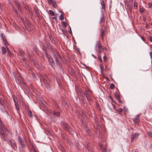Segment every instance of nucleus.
<instances>
[{"label": "nucleus", "instance_id": "nucleus-1", "mask_svg": "<svg viewBox=\"0 0 152 152\" xmlns=\"http://www.w3.org/2000/svg\"><path fill=\"white\" fill-rule=\"evenodd\" d=\"M9 132L8 130L6 127L5 125L1 121L0 122V137L4 140L8 135L7 133Z\"/></svg>", "mask_w": 152, "mask_h": 152}, {"label": "nucleus", "instance_id": "nucleus-2", "mask_svg": "<svg viewBox=\"0 0 152 152\" xmlns=\"http://www.w3.org/2000/svg\"><path fill=\"white\" fill-rule=\"evenodd\" d=\"M83 90L81 89L82 93L86 96L88 101L91 100V96L92 95V92L86 86L83 87Z\"/></svg>", "mask_w": 152, "mask_h": 152}, {"label": "nucleus", "instance_id": "nucleus-3", "mask_svg": "<svg viewBox=\"0 0 152 152\" xmlns=\"http://www.w3.org/2000/svg\"><path fill=\"white\" fill-rule=\"evenodd\" d=\"M53 57L55 60L57 66L61 68V62L59 60V59H60V54L58 52H57V54H55Z\"/></svg>", "mask_w": 152, "mask_h": 152}, {"label": "nucleus", "instance_id": "nucleus-4", "mask_svg": "<svg viewBox=\"0 0 152 152\" xmlns=\"http://www.w3.org/2000/svg\"><path fill=\"white\" fill-rule=\"evenodd\" d=\"M47 44L48 49L53 54L54 56L55 55V54H57V52L58 51H56L55 49L53 48V46L50 44L49 43H47Z\"/></svg>", "mask_w": 152, "mask_h": 152}, {"label": "nucleus", "instance_id": "nucleus-5", "mask_svg": "<svg viewBox=\"0 0 152 152\" xmlns=\"http://www.w3.org/2000/svg\"><path fill=\"white\" fill-rule=\"evenodd\" d=\"M9 145L15 151H16L17 150V148L16 144L14 141L12 140H10Z\"/></svg>", "mask_w": 152, "mask_h": 152}, {"label": "nucleus", "instance_id": "nucleus-6", "mask_svg": "<svg viewBox=\"0 0 152 152\" xmlns=\"http://www.w3.org/2000/svg\"><path fill=\"white\" fill-rule=\"evenodd\" d=\"M61 124L62 127L65 130H68L69 131L70 129L69 125L67 124L64 121H62L61 122Z\"/></svg>", "mask_w": 152, "mask_h": 152}, {"label": "nucleus", "instance_id": "nucleus-7", "mask_svg": "<svg viewBox=\"0 0 152 152\" xmlns=\"http://www.w3.org/2000/svg\"><path fill=\"white\" fill-rule=\"evenodd\" d=\"M18 140L22 148H26V146L24 143L23 140L20 136H18Z\"/></svg>", "mask_w": 152, "mask_h": 152}, {"label": "nucleus", "instance_id": "nucleus-8", "mask_svg": "<svg viewBox=\"0 0 152 152\" xmlns=\"http://www.w3.org/2000/svg\"><path fill=\"white\" fill-rule=\"evenodd\" d=\"M48 61L50 65L54 69L55 64L54 59L52 56L50 57L48 59Z\"/></svg>", "mask_w": 152, "mask_h": 152}, {"label": "nucleus", "instance_id": "nucleus-9", "mask_svg": "<svg viewBox=\"0 0 152 152\" xmlns=\"http://www.w3.org/2000/svg\"><path fill=\"white\" fill-rule=\"evenodd\" d=\"M101 28L100 37L103 40L105 35V31L106 30V28H103L102 24H101Z\"/></svg>", "mask_w": 152, "mask_h": 152}, {"label": "nucleus", "instance_id": "nucleus-10", "mask_svg": "<svg viewBox=\"0 0 152 152\" xmlns=\"http://www.w3.org/2000/svg\"><path fill=\"white\" fill-rule=\"evenodd\" d=\"M99 145L101 147V149L102 152H110L109 150L106 149V144L104 146L103 145H102L101 143H99Z\"/></svg>", "mask_w": 152, "mask_h": 152}, {"label": "nucleus", "instance_id": "nucleus-11", "mask_svg": "<svg viewBox=\"0 0 152 152\" xmlns=\"http://www.w3.org/2000/svg\"><path fill=\"white\" fill-rule=\"evenodd\" d=\"M140 116L139 115H137L136 117L134 118L133 121L134 123L135 124L138 125L140 122Z\"/></svg>", "mask_w": 152, "mask_h": 152}, {"label": "nucleus", "instance_id": "nucleus-12", "mask_svg": "<svg viewBox=\"0 0 152 152\" xmlns=\"http://www.w3.org/2000/svg\"><path fill=\"white\" fill-rule=\"evenodd\" d=\"M48 2L50 4H52L54 8H56L57 5L56 2L54 0H47Z\"/></svg>", "mask_w": 152, "mask_h": 152}, {"label": "nucleus", "instance_id": "nucleus-13", "mask_svg": "<svg viewBox=\"0 0 152 152\" xmlns=\"http://www.w3.org/2000/svg\"><path fill=\"white\" fill-rule=\"evenodd\" d=\"M139 134L138 133H134V134H132L131 135V140L132 141H133L136 138H137Z\"/></svg>", "mask_w": 152, "mask_h": 152}, {"label": "nucleus", "instance_id": "nucleus-14", "mask_svg": "<svg viewBox=\"0 0 152 152\" xmlns=\"http://www.w3.org/2000/svg\"><path fill=\"white\" fill-rule=\"evenodd\" d=\"M18 10H20L21 8V3L18 0H16L14 1Z\"/></svg>", "mask_w": 152, "mask_h": 152}, {"label": "nucleus", "instance_id": "nucleus-15", "mask_svg": "<svg viewBox=\"0 0 152 152\" xmlns=\"http://www.w3.org/2000/svg\"><path fill=\"white\" fill-rule=\"evenodd\" d=\"M51 113L53 114V115L56 116V117H58L60 116V112L59 111H52Z\"/></svg>", "mask_w": 152, "mask_h": 152}, {"label": "nucleus", "instance_id": "nucleus-16", "mask_svg": "<svg viewBox=\"0 0 152 152\" xmlns=\"http://www.w3.org/2000/svg\"><path fill=\"white\" fill-rule=\"evenodd\" d=\"M34 10L36 15L38 18L40 17V15L39 12V10L37 7H34Z\"/></svg>", "mask_w": 152, "mask_h": 152}, {"label": "nucleus", "instance_id": "nucleus-17", "mask_svg": "<svg viewBox=\"0 0 152 152\" xmlns=\"http://www.w3.org/2000/svg\"><path fill=\"white\" fill-rule=\"evenodd\" d=\"M99 22L100 23L102 24H103L105 22L104 18L102 15L100 16Z\"/></svg>", "mask_w": 152, "mask_h": 152}, {"label": "nucleus", "instance_id": "nucleus-18", "mask_svg": "<svg viewBox=\"0 0 152 152\" xmlns=\"http://www.w3.org/2000/svg\"><path fill=\"white\" fill-rule=\"evenodd\" d=\"M99 3L102 6V9L105 10V3L103 0H99Z\"/></svg>", "mask_w": 152, "mask_h": 152}, {"label": "nucleus", "instance_id": "nucleus-19", "mask_svg": "<svg viewBox=\"0 0 152 152\" xmlns=\"http://www.w3.org/2000/svg\"><path fill=\"white\" fill-rule=\"evenodd\" d=\"M23 105L25 106L26 109L27 110V111L30 110L29 108L28 104L27 103L24 102L23 103Z\"/></svg>", "mask_w": 152, "mask_h": 152}, {"label": "nucleus", "instance_id": "nucleus-20", "mask_svg": "<svg viewBox=\"0 0 152 152\" xmlns=\"http://www.w3.org/2000/svg\"><path fill=\"white\" fill-rule=\"evenodd\" d=\"M126 7H127V9H129L131 12H132V5H130L129 6V4H126Z\"/></svg>", "mask_w": 152, "mask_h": 152}, {"label": "nucleus", "instance_id": "nucleus-21", "mask_svg": "<svg viewBox=\"0 0 152 152\" xmlns=\"http://www.w3.org/2000/svg\"><path fill=\"white\" fill-rule=\"evenodd\" d=\"M45 87L47 88L48 91H49L50 90V85L48 83H45Z\"/></svg>", "mask_w": 152, "mask_h": 152}, {"label": "nucleus", "instance_id": "nucleus-22", "mask_svg": "<svg viewBox=\"0 0 152 152\" xmlns=\"http://www.w3.org/2000/svg\"><path fill=\"white\" fill-rule=\"evenodd\" d=\"M60 12L62 14H61L60 16L59 17V19L61 20H62L64 19V16L63 15V13L61 11H60Z\"/></svg>", "mask_w": 152, "mask_h": 152}, {"label": "nucleus", "instance_id": "nucleus-23", "mask_svg": "<svg viewBox=\"0 0 152 152\" xmlns=\"http://www.w3.org/2000/svg\"><path fill=\"white\" fill-rule=\"evenodd\" d=\"M1 49L2 50V54H4L6 53V50L5 48L3 46L2 47Z\"/></svg>", "mask_w": 152, "mask_h": 152}, {"label": "nucleus", "instance_id": "nucleus-24", "mask_svg": "<svg viewBox=\"0 0 152 152\" xmlns=\"http://www.w3.org/2000/svg\"><path fill=\"white\" fill-rule=\"evenodd\" d=\"M123 109L122 108H119L118 110H116V111L118 112V114L121 115Z\"/></svg>", "mask_w": 152, "mask_h": 152}, {"label": "nucleus", "instance_id": "nucleus-25", "mask_svg": "<svg viewBox=\"0 0 152 152\" xmlns=\"http://www.w3.org/2000/svg\"><path fill=\"white\" fill-rule=\"evenodd\" d=\"M114 96L117 100L119 99L120 98L119 94L116 92H115L114 94Z\"/></svg>", "mask_w": 152, "mask_h": 152}, {"label": "nucleus", "instance_id": "nucleus-26", "mask_svg": "<svg viewBox=\"0 0 152 152\" xmlns=\"http://www.w3.org/2000/svg\"><path fill=\"white\" fill-rule=\"evenodd\" d=\"M29 146H31V149L33 151L36 149V148H35L34 146V145L31 144V143H30L29 145Z\"/></svg>", "mask_w": 152, "mask_h": 152}, {"label": "nucleus", "instance_id": "nucleus-27", "mask_svg": "<svg viewBox=\"0 0 152 152\" xmlns=\"http://www.w3.org/2000/svg\"><path fill=\"white\" fill-rule=\"evenodd\" d=\"M96 46L98 47L99 49H102V47L101 45H100V44L98 42H97L96 44Z\"/></svg>", "mask_w": 152, "mask_h": 152}, {"label": "nucleus", "instance_id": "nucleus-28", "mask_svg": "<svg viewBox=\"0 0 152 152\" xmlns=\"http://www.w3.org/2000/svg\"><path fill=\"white\" fill-rule=\"evenodd\" d=\"M50 40L51 41V42L53 44H55V41L53 39V38H52V37L51 36L50 37Z\"/></svg>", "mask_w": 152, "mask_h": 152}, {"label": "nucleus", "instance_id": "nucleus-29", "mask_svg": "<svg viewBox=\"0 0 152 152\" xmlns=\"http://www.w3.org/2000/svg\"><path fill=\"white\" fill-rule=\"evenodd\" d=\"M1 37L3 41L6 39V37L3 33H2L1 34Z\"/></svg>", "mask_w": 152, "mask_h": 152}, {"label": "nucleus", "instance_id": "nucleus-30", "mask_svg": "<svg viewBox=\"0 0 152 152\" xmlns=\"http://www.w3.org/2000/svg\"><path fill=\"white\" fill-rule=\"evenodd\" d=\"M49 12L50 14L52 15V16H54L55 15V13L54 12L52 11L51 10H50L49 11Z\"/></svg>", "mask_w": 152, "mask_h": 152}, {"label": "nucleus", "instance_id": "nucleus-31", "mask_svg": "<svg viewBox=\"0 0 152 152\" xmlns=\"http://www.w3.org/2000/svg\"><path fill=\"white\" fill-rule=\"evenodd\" d=\"M45 55L47 58L48 59L51 56L50 55H49L47 52H45Z\"/></svg>", "mask_w": 152, "mask_h": 152}, {"label": "nucleus", "instance_id": "nucleus-32", "mask_svg": "<svg viewBox=\"0 0 152 152\" xmlns=\"http://www.w3.org/2000/svg\"><path fill=\"white\" fill-rule=\"evenodd\" d=\"M13 100L14 102H15V103H16V102H17V97L15 96L14 95H13Z\"/></svg>", "mask_w": 152, "mask_h": 152}, {"label": "nucleus", "instance_id": "nucleus-33", "mask_svg": "<svg viewBox=\"0 0 152 152\" xmlns=\"http://www.w3.org/2000/svg\"><path fill=\"white\" fill-rule=\"evenodd\" d=\"M33 49L34 50V52H35L36 53V54H38V50H37V49L36 47L35 46H34L33 48Z\"/></svg>", "mask_w": 152, "mask_h": 152}, {"label": "nucleus", "instance_id": "nucleus-34", "mask_svg": "<svg viewBox=\"0 0 152 152\" xmlns=\"http://www.w3.org/2000/svg\"><path fill=\"white\" fill-rule=\"evenodd\" d=\"M140 13H142L145 11V9L143 7L140 8Z\"/></svg>", "mask_w": 152, "mask_h": 152}, {"label": "nucleus", "instance_id": "nucleus-35", "mask_svg": "<svg viewBox=\"0 0 152 152\" xmlns=\"http://www.w3.org/2000/svg\"><path fill=\"white\" fill-rule=\"evenodd\" d=\"M15 105L18 110H19V107L17 102L15 103Z\"/></svg>", "mask_w": 152, "mask_h": 152}, {"label": "nucleus", "instance_id": "nucleus-36", "mask_svg": "<svg viewBox=\"0 0 152 152\" xmlns=\"http://www.w3.org/2000/svg\"><path fill=\"white\" fill-rule=\"evenodd\" d=\"M28 111V115L30 117H32V112L30 110Z\"/></svg>", "mask_w": 152, "mask_h": 152}, {"label": "nucleus", "instance_id": "nucleus-37", "mask_svg": "<svg viewBox=\"0 0 152 152\" xmlns=\"http://www.w3.org/2000/svg\"><path fill=\"white\" fill-rule=\"evenodd\" d=\"M61 23L64 25V26L65 28H66L67 25L66 23L64 21H62L61 22Z\"/></svg>", "mask_w": 152, "mask_h": 152}, {"label": "nucleus", "instance_id": "nucleus-38", "mask_svg": "<svg viewBox=\"0 0 152 152\" xmlns=\"http://www.w3.org/2000/svg\"><path fill=\"white\" fill-rule=\"evenodd\" d=\"M98 57L97 58V59L100 62H102V59L101 58V56H100L99 55H98Z\"/></svg>", "mask_w": 152, "mask_h": 152}, {"label": "nucleus", "instance_id": "nucleus-39", "mask_svg": "<svg viewBox=\"0 0 152 152\" xmlns=\"http://www.w3.org/2000/svg\"><path fill=\"white\" fill-rule=\"evenodd\" d=\"M110 88L111 89H113L115 88L114 85L113 83H111L110 85Z\"/></svg>", "mask_w": 152, "mask_h": 152}, {"label": "nucleus", "instance_id": "nucleus-40", "mask_svg": "<svg viewBox=\"0 0 152 152\" xmlns=\"http://www.w3.org/2000/svg\"><path fill=\"white\" fill-rule=\"evenodd\" d=\"M134 9H137V3H136L135 2L134 3Z\"/></svg>", "mask_w": 152, "mask_h": 152}, {"label": "nucleus", "instance_id": "nucleus-41", "mask_svg": "<svg viewBox=\"0 0 152 152\" xmlns=\"http://www.w3.org/2000/svg\"><path fill=\"white\" fill-rule=\"evenodd\" d=\"M3 41L4 42V44L6 45H9V44L7 41V40L6 39L4 40H3Z\"/></svg>", "mask_w": 152, "mask_h": 152}, {"label": "nucleus", "instance_id": "nucleus-42", "mask_svg": "<svg viewBox=\"0 0 152 152\" xmlns=\"http://www.w3.org/2000/svg\"><path fill=\"white\" fill-rule=\"evenodd\" d=\"M148 135L152 138V133L151 132H148Z\"/></svg>", "mask_w": 152, "mask_h": 152}, {"label": "nucleus", "instance_id": "nucleus-43", "mask_svg": "<svg viewBox=\"0 0 152 152\" xmlns=\"http://www.w3.org/2000/svg\"><path fill=\"white\" fill-rule=\"evenodd\" d=\"M100 69L101 72H102L104 70V66H103L101 65L100 66Z\"/></svg>", "mask_w": 152, "mask_h": 152}, {"label": "nucleus", "instance_id": "nucleus-44", "mask_svg": "<svg viewBox=\"0 0 152 152\" xmlns=\"http://www.w3.org/2000/svg\"><path fill=\"white\" fill-rule=\"evenodd\" d=\"M148 5L149 8H150L152 7V4L151 3H148Z\"/></svg>", "mask_w": 152, "mask_h": 152}, {"label": "nucleus", "instance_id": "nucleus-45", "mask_svg": "<svg viewBox=\"0 0 152 152\" xmlns=\"http://www.w3.org/2000/svg\"><path fill=\"white\" fill-rule=\"evenodd\" d=\"M41 44L42 47H45L46 48L45 45L43 42H41Z\"/></svg>", "mask_w": 152, "mask_h": 152}, {"label": "nucleus", "instance_id": "nucleus-46", "mask_svg": "<svg viewBox=\"0 0 152 152\" xmlns=\"http://www.w3.org/2000/svg\"><path fill=\"white\" fill-rule=\"evenodd\" d=\"M81 102L82 104H85V102L83 99L81 100Z\"/></svg>", "mask_w": 152, "mask_h": 152}, {"label": "nucleus", "instance_id": "nucleus-47", "mask_svg": "<svg viewBox=\"0 0 152 152\" xmlns=\"http://www.w3.org/2000/svg\"><path fill=\"white\" fill-rule=\"evenodd\" d=\"M143 20L144 22H145L146 21V17L145 16H143Z\"/></svg>", "mask_w": 152, "mask_h": 152}, {"label": "nucleus", "instance_id": "nucleus-48", "mask_svg": "<svg viewBox=\"0 0 152 152\" xmlns=\"http://www.w3.org/2000/svg\"><path fill=\"white\" fill-rule=\"evenodd\" d=\"M124 109L125 112H126L128 111V109L125 107H124Z\"/></svg>", "mask_w": 152, "mask_h": 152}, {"label": "nucleus", "instance_id": "nucleus-49", "mask_svg": "<svg viewBox=\"0 0 152 152\" xmlns=\"http://www.w3.org/2000/svg\"><path fill=\"white\" fill-rule=\"evenodd\" d=\"M20 19H21L22 22L23 23V24L25 25V24L24 23V19L23 18H21Z\"/></svg>", "mask_w": 152, "mask_h": 152}, {"label": "nucleus", "instance_id": "nucleus-50", "mask_svg": "<svg viewBox=\"0 0 152 152\" xmlns=\"http://www.w3.org/2000/svg\"><path fill=\"white\" fill-rule=\"evenodd\" d=\"M118 101V102L120 103H122V101L120 99V98L119 99H117Z\"/></svg>", "mask_w": 152, "mask_h": 152}, {"label": "nucleus", "instance_id": "nucleus-51", "mask_svg": "<svg viewBox=\"0 0 152 152\" xmlns=\"http://www.w3.org/2000/svg\"><path fill=\"white\" fill-rule=\"evenodd\" d=\"M12 10L14 11L16 9H15L14 7L13 6L12 7Z\"/></svg>", "mask_w": 152, "mask_h": 152}, {"label": "nucleus", "instance_id": "nucleus-52", "mask_svg": "<svg viewBox=\"0 0 152 152\" xmlns=\"http://www.w3.org/2000/svg\"><path fill=\"white\" fill-rule=\"evenodd\" d=\"M43 81L45 84V83H48L47 82V81L45 79H43Z\"/></svg>", "mask_w": 152, "mask_h": 152}, {"label": "nucleus", "instance_id": "nucleus-53", "mask_svg": "<svg viewBox=\"0 0 152 152\" xmlns=\"http://www.w3.org/2000/svg\"><path fill=\"white\" fill-rule=\"evenodd\" d=\"M150 57H151V58L152 59V52H150Z\"/></svg>", "mask_w": 152, "mask_h": 152}, {"label": "nucleus", "instance_id": "nucleus-54", "mask_svg": "<svg viewBox=\"0 0 152 152\" xmlns=\"http://www.w3.org/2000/svg\"><path fill=\"white\" fill-rule=\"evenodd\" d=\"M7 50V51H8V54H9L10 55L12 53H11V51L9 50H8V49Z\"/></svg>", "mask_w": 152, "mask_h": 152}, {"label": "nucleus", "instance_id": "nucleus-55", "mask_svg": "<svg viewBox=\"0 0 152 152\" xmlns=\"http://www.w3.org/2000/svg\"><path fill=\"white\" fill-rule=\"evenodd\" d=\"M9 4L10 5V6L12 7V6H13V4H12V3L10 2L9 3Z\"/></svg>", "mask_w": 152, "mask_h": 152}, {"label": "nucleus", "instance_id": "nucleus-56", "mask_svg": "<svg viewBox=\"0 0 152 152\" xmlns=\"http://www.w3.org/2000/svg\"><path fill=\"white\" fill-rule=\"evenodd\" d=\"M16 15L18 17H20V15L19 12L16 14Z\"/></svg>", "mask_w": 152, "mask_h": 152}, {"label": "nucleus", "instance_id": "nucleus-57", "mask_svg": "<svg viewBox=\"0 0 152 152\" xmlns=\"http://www.w3.org/2000/svg\"><path fill=\"white\" fill-rule=\"evenodd\" d=\"M18 10L21 13L22 12L23 10L22 9V8H20V10Z\"/></svg>", "mask_w": 152, "mask_h": 152}, {"label": "nucleus", "instance_id": "nucleus-58", "mask_svg": "<svg viewBox=\"0 0 152 152\" xmlns=\"http://www.w3.org/2000/svg\"><path fill=\"white\" fill-rule=\"evenodd\" d=\"M14 11L15 12L16 14L18 12L17 10L16 9Z\"/></svg>", "mask_w": 152, "mask_h": 152}, {"label": "nucleus", "instance_id": "nucleus-59", "mask_svg": "<svg viewBox=\"0 0 152 152\" xmlns=\"http://www.w3.org/2000/svg\"><path fill=\"white\" fill-rule=\"evenodd\" d=\"M14 11L15 12L16 14L18 12L17 10L16 9Z\"/></svg>", "mask_w": 152, "mask_h": 152}, {"label": "nucleus", "instance_id": "nucleus-60", "mask_svg": "<svg viewBox=\"0 0 152 152\" xmlns=\"http://www.w3.org/2000/svg\"><path fill=\"white\" fill-rule=\"evenodd\" d=\"M150 41L152 42V37H150Z\"/></svg>", "mask_w": 152, "mask_h": 152}, {"label": "nucleus", "instance_id": "nucleus-61", "mask_svg": "<svg viewBox=\"0 0 152 152\" xmlns=\"http://www.w3.org/2000/svg\"><path fill=\"white\" fill-rule=\"evenodd\" d=\"M106 57H105L104 56V57H103L104 60V61H106Z\"/></svg>", "mask_w": 152, "mask_h": 152}, {"label": "nucleus", "instance_id": "nucleus-62", "mask_svg": "<svg viewBox=\"0 0 152 152\" xmlns=\"http://www.w3.org/2000/svg\"><path fill=\"white\" fill-rule=\"evenodd\" d=\"M0 105H1V106H3V104H2V103L1 101V100L0 101Z\"/></svg>", "mask_w": 152, "mask_h": 152}, {"label": "nucleus", "instance_id": "nucleus-63", "mask_svg": "<svg viewBox=\"0 0 152 152\" xmlns=\"http://www.w3.org/2000/svg\"><path fill=\"white\" fill-rule=\"evenodd\" d=\"M52 18L55 19L56 20H57V18L56 17H53Z\"/></svg>", "mask_w": 152, "mask_h": 152}, {"label": "nucleus", "instance_id": "nucleus-64", "mask_svg": "<svg viewBox=\"0 0 152 152\" xmlns=\"http://www.w3.org/2000/svg\"><path fill=\"white\" fill-rule=\"evenodd\" d=\"M70 30L69 31V33H70V34H71V33H72V31H71V28H70Z\"/></svg>", "mask_w": 152, "mask_h": 152}]
</instances>
